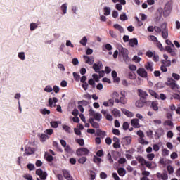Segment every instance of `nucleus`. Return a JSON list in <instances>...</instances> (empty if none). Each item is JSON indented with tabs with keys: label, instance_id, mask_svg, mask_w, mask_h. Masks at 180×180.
<instances>
[{
	"label": "nucleus",
	"instance_id": "obj_1",
	"mask_svg": "<svg viewBox=\"0 0 180 180\" xmlns=\"http://www.w3.org/2000/svg\"><path fill=\"white\" fill-rule=\"evenodd\" d=\"M155 32L159 34L161 33L162 37H163L165 40L168 39V27H167L166 22H163L160 27L158 26H155Z\"/></svg>",
	"mask_w": 180,
	"mask_h": 180
},
{
	"label": "nucleus",
	"instance_id": "obj_2",
	"mask_svg": "<svg viewBox=\"0 0 180 180\" xmlns=\"http://www.w3.org/2000/svg\"><path fill=\"white\" fill-rule=\"evenodd\" d=\"M167 86H169L172 91L174 92H178V89H179V85L176 84V81H175L172 77H169L167 79Z\"/></svg>",
	"mask_w": 180,
	"mask_h": 180
},
{
	"label": "nucleus",
	"instance_id": "obj_3",
	"mask_svg": "<svg viewBox=\"0 0 180 180\" xmlns=\"http://www.w3.org/2000/svg\"><path fill=\"white\" fill-rule=\"evenodd\" d=\"M89 114L90 116H92L94 120H96V122H101L102 120V114L99 112H95L92 108L89 110Z\"/></svg>",
	"mask_w": 180,
	"mask_h": 180
},
{
	"label": "nucleus",
	"instance_id": "obj_4",
	"mask_svg": "<svg viewBox=\"0 0 180 180\" xmlns=\"http://www.w3.org/2000/svg\"><path fill=\"white\" fill-rule=\"evenodd\" d=\"M93 70H94L95 72H98V74H104V71H101L103 68V65L102 62L99 61L98 63H94L92 66Z\"/></svg>",
	"mask_w": 180,
	"mask_h": 180
},
{
	"label": "nucleus",
	"instance_id": "obj_5",
	"mask_svg": "<svg viewBox=\"0 0 180 180\" xmlns=\"http://www.w3.org/2000/svg\"><path fill=\"white\" fill-rule=\"evenodd\" d=\"M76 154L79 157H82L84 155H88V154H89V150L86 148H80L77 150Z\"/></svg>",
	"mask_w": 180,
	"mask_h": 180
},
{
	"label": "nucleus",
	"instance_id": "obj_6",
	"mask_svg": "<svg viewBox=\"0 0 180 180\" xmlns=\"http://www.w3.org/2000/svg\"><path fill=\"white\" fill-rule=\"evenodd\" d=\"M138 75L141 78H147L148 73L144 68H139L136 71Z\"/></svg>",
	"mask_w": 180,
	"mask_h": 180
},
{
	"label": "nucleus",
	"instance_id": "obj_7",
	"mask_svg": "<svg viewBox=\"0 0 180 180\" xmlns=\"http://www.w3.org/2000/svg\"><path fill=\"white\" fill-rule=\"evenodd\" d=\"M83 58L86 64H89V65H92L95 61V58L92 56H88L86 55H84L83 56Z\"/></svg>",
	"mask_w": 180,
	"mask_h": 180
},
{
	"label": "nucleus",
	"instance_id": "obj_8",
	"mask_svg": "<svg viewBox=\"0 0 180 180\" xmlns=\"http://www.w3.org/2000/svg\"><path fill=\"white\" fill-rule=\"evenodd\" d=\"M36 174L42 180H46L47 179V172H43V170L41 169H37L36 170Z\"/></svg>",
	"mask_w": 180,
	"mask_h": 180
},
{
	"label": "nucleus",
	"instance_id": "obj_9",
	"mask_svg": "<svg viewBox=\"0 0 180 180\" xmlns=\"http://www.w3.org/2000/svg\"><path fill=\"white\" fill-rule=\"evenodd\" d=\"M122 143L123 146H130L131 144V136H125L122 138Z\"/></svg>",
	"mask_w": 180,
	"mask_h": 180
},
{
	"label": "nucleus",
	"instance_id": "obj_10",
	"mask_svg": "<svg viewBox=\"0 0 180 180\" xmlns=\"http://www.w3.org/2000/svg\"><path fill=\"white\" fill-rule=\"evenodd\" d=\"M139 119L135 118L131 120V125L134 127V129H140V123L139 122Z\"/></svg>",
	"mask_w": 180,
	"mask_h": 180
},
{
	"label": "nucleus",
	"instance_id": "obj_11",
	"mask_svg": "<svg viewBox=\"0 0 180 180\" xmlns=\"http://www.w3.org/2000/svg\"><path fill=\"white\" fill-rule=\"evenodd\" d=\"M89 122L94 129H99V124L95 122V120H94L93 117H90Z\"/></svg>",
	"mask_w": 180,
	"mask_h": 180
},
{
	"label": "nucleus",
	"instance_id": "obj_12",
	"mask_svg": "<svg viewBox=\"0 0 180 180\" xmlns=\"http://www.w3.org/2000/svg\"><path fill=\"white\" fill-rule=\"evenodd\" d=\"M138 94H139V96H140V98H142V99H146L147 97L148 96V94H147V92L141 89H138Z\"/></svg>",
	"mask_w": 180,
	"mask_h": 180
},
{
	"label": "nucleus",
	"instance_id": "obj_13",
	"mask_svg": "<svg viewBox=\"0 0 180 180\" xmlns=\"http://www.w3.org/2000/svg\"><path fill=\"white\" fill-rule=\"evenodd\" d=\"M115 102L116 103H122V105H126V103H127V99H126V97H120V99L115 98Z\"/></svg>",
	"mask_w": 180,
	"mask_h": 180
},
{
	"label": "nucleus",
	"instance_id": "obj_14",
	"mask_svg": "<svg viewBox=\"0 0 180 180\" xmlns=\"http://www.w3.org/2000/svg\"><path fill=\"white\" fill-rule=\"evenodd\" d=\"M156 176H157V177L159 179H162V180H167V179H168V174H167V173L161 174L160 172H158Z\"/></svg>",
	"mask_w": 180,
	"mask_h": 180
},
{
	"label": "nucleus",
	"instance_id": "obj_15",
	"mask_svg": "<svg viewBox=\"0 0 180 180\" xmlns=\"http://www.w3.org/2000/svg\"><path fill=\"white\" fill-rule=\"evenodd\" d=\"M96 134L101 137V139H105V136H106V132L102 131L101 129H97L96 131Z\"/></svg>",
	"mask_w": 180,
	"mask_h": 180
},
{
	"label": "nucleus",
	"instance_id": "obj_16",
	"mask_svg": "<svg viewBox=\"0 0 180 180\" xmlns=\"http://www.w3.org/2000/svg\"><path fill=\"white\" fill-rule=\"evenodd\" d=\"M63 175L65 179L68 180H72V177L71 176V174H70V172L68 170H63Z\"/></svg>",
	"mask_w": 180,
	"mask_h": 180
},
{
	"label": "nucleus",
	"instance_id": "obj_17",
	"mask_svg": "<svg viewBox=\"0 0 180 180\" xmlns=\"http://www.w3.org/2000/svg\"><path fill=\"white\" fill-rule=\"evenodd\" d=\"M139 44V41L137 38H133L129 39V46L131 47H134V46H137Z\"/></svg>",
	"mask_w": 180,
	"mask_h": 180
},
{
	"label": "nucleus",
	"instance_id": "obj_18",
	"mask_svg": "<svg viewBox=\"0 0 180 180\" xmlns=\"http://www.w3.org/2000/svg\"><path fill=\"white\" fill-rule=\"evenodd\" d=\"M112 115L114 116V117H120V110L117 108H114L112 111Z\"/></svg>",
	"mask_w": 180,
	"mask_h": 180
},
{
	"label": "nucleus",
	"instance_id": "obj_19",
	"mask_svg": "<svg viewBox=\"0 0 180 180\" xmlns=\"http://www.w3.org/2000/svg\"><path fill=\"white\" fill-rule=\"evenodd\" d=\"M122 112L124 113V115H126V116H127L128 117H133L134 115L133 112L129 111L127 109H122Z\"/></svg>",
	"mask_w": 180,
	"mask_h": 180
},
{
	"label": "nucleus",
	"instance_id": "obj_20",
	"mask_svg": "<svg viewBox=\"0 0 180 180\" xmlns=\"http://www.w3.org/2000/svg\"><path fill=\"white\" fill-rule=\"evenodd\" d=\"M113 27L114 29H116L117 30H118L120 33H123V32H124V29L123 28V27H122V25L119 24L114 25Z\"/></svg>",
	"mask_w": 180,
	"mask_h": 180
},
{
	"label": "nucleus",
	"instance_id": "obj_21",
	"mask_svg": "<svg viewBox=\"0 0 180 180\" xmlns=\"http://www.w3.org/2000/svg\"><path fill=\"white\" fill-rule=\"evenodd\" d=\"M33 153V149H32L30 147H28L25 148V153H24V155H32Z\"/></svg>",
	"mask_w": 180,
	"mask_h": 180
},
{
	"label": "nucleus",
	"instance_id": "obj_22",
	"mask_svg": "<svg viewBox=\"0 0 180 180\" xmlns=\"http://www.w3.org/2000/svg\"><path fill=\"white\" fill-rule=\"evenodd\" d=\"M117 172L120 176H124L126 175V170L123 167L118 169Z\"/></svg>",
	"mask_w": 180,
	"mask_h": 180
},
{
	"label": "nucleus",
	"instance_id": "obj_23",
	"mask_svg": "<svg viewBox=\"0 0 180 180\" xmlns=\"http://www.w3.org/2000/svg\"><path fill=\"white\" fill-rule=\"evenodd\" d=\"M151 108H152V109H153V110L157 112V110H158V102L153 101L151 103Z\"/></svg>",
	"mask_w": 180,
	"mask_h": 180
},
{
	"label": "nucleus",
	"instance_id": "obj_24",
	"mask_svg": "<svg viewBox=\"0 0 180 180\" xmlns=\"http://www.w3.org/2000/svg\"><path fill=\"white\" fill-rule=\"evenodd\" d=\"M145 68L148 70L150 71V72H153V65H151V63L148 62L147 64L145 65Z\"/></svg>",
	"mask_w": 180,
	"mask_h": 180
},
{
	"label": "nucleus",
	"instance_id": "obj_25",
	"mask_svg": "<svg viewBox=\"0 0 180 180\" xmlns=\"http://www.w3.org/2000/svg\"><path fill=\"white\" fill-rule=\"evenodd\" d=\"M149 94L150 95H151V96L156 98V99H158V98H160V96L158 95V94H157V92H155L154 90L150 89Z\"/></svg>",
	"mask_w": 180,
	"mask_h": 180
},
{
	"label": "nucleus",
	"instance_id": "obj_26",
	"mask_svg": "<svg viewBox=\"0 0 180 180\" xmlns=\"http://www.w3.org/2000/svg\"><path fill=\"white\" fill-rule=\"evenodd\" d=\"M136 160L138 161V162H139V164H141V165H144V163L146 162V160H144V158L141 156H138L136 158Z\"/></svg>",
	"mask_w": 180,
	"mask_h": 180
},
{
	"label": "nucleus",
	"instance_id": "obj_27",
	"mask_svg": "<svg viewBox=\"0 0 180 180\" xmlns=\"http://www.w3.org/2000/svg\"><path fill=\"white\" fill-rule=\"evenodd\" d=\"M144 103H146V101H137L135 105L136 108H143V106H144Z\"/></svg>",
	"mask_w": 180,
	"mask_h": 180
},
{
	"label": "nucleus",
	"instance_id": "obj_28",
	"mask_svg": "<svg viewBox=\"0 0 180 180\" xmlns=\"http://www.w3.org/2000/svg\"><path fill=\"white\" fill-rule=\"evenodd\" d=\"M103 11L105 16H109L110 15V7H104Z\"/></svg>",
	"mask_w": 180,
	"mask_h": 180
},
{
	"label": "nucleus",
	"instance_id": "obj_29",
	"mask_svg": "<svg viewBox=\"0 0 180 180\" xmlns=\"http://www.w3.org/2000/svg\"><path fill=\"white\" fill-rule=\"evenodd\" d=\"M164 9H166L167 11H172V3L171 2H168L165 4V8Z\"/></svg>",
	"mask_w": 180,
	"mask_h": 180
},
{
	"label": "nucleus",
	"instance_id": "obj_30",
	"mask_svg": "<svg viewBox=\"0 0 180 180\" xmlns=\"http://www.w3.org/2000/svg\"><path fill=\"white\" fill-rule=\"evenodd\" d=\"M76 143H77V144H79V146L84 147V146L85 144V141H84V139H76Z\"/></svg>",
	"mask_w": 180,
	"mask_h": 180
},
{
	"label": "nucleus",
	"instance_id": "obj_31",
	"mask_svg": "<svg viewBox=\"0 0 180 180\" xmlns=\"http://www.w3.org/2000/svg\"><path fill=\"white\" fill-rule=\"evenodd\" d=\"M86 160H87L86 157L82 156V157H81V158L78 160V162H79V164H85V162H86Z\"/></svg>",
	"mask_w": 180,
	"mask_h": 180
},
{
	"label": "nucleus",
	"instance_id": "obj_32",
	"mask_svg": "<svg viewBox=\"0 0 180 180\" xmlns=\"http://www.w3.org/2000/svg\"><path fill=\"white\" fill-rule=\"evenodd\" d=\"M162 63L164 65H165V67H171V60H162Z\"/></svg>",
	"mask_w": 180,
	"mask_h": 180
},
{
	"label": "nucleus",
	"instance_id": "obj_33",
	"mask_svg": "<svg viewBox=\"0 0 180 180\" xmlns=\"http://www.w3.org/2000/svg\"><path fill=\"white\" fill-rule=\"evenodd\" d=\"M61 11H63V15L67 13V3H65L61 6Z\"/></svg>",
	"mask_w": 180,
	"mask_h": 180
},
{
	"label": "nucleus",
	"instance_id": "obj_34",
	"mask_svg": "<svg viewBox=\"0 0 180 180\" xmlns=\"http://www.w3.org/2000/svg\"><path fill=\"white\" fill-rule=\"evenodd\" d=\"M129 127H130V124L127 122H124L122 124L123 130H129Z\"/></svg>",
	"mask_w": 180,
	"mask_h": 180
},
{
	"label": "nucleus",
	"instance_id": "obj_35",
	"mask_svg": "<svg viewBox=\"0 0 180 180\" xmlns=\"http://www.w3.org/2000/svg\"><path fill=\"white\" fill-rule=\"evenodd\" d=\"M30 30L33 32L35 29H37V24L36 22H32L30 25Z\"/></svg>",
	"mask_w": 180,
	"mask_h": 180
},
{
	"label": "nucleus",
	"instance_id": "obj_36",
	"mask_svg": "<svg viewBox=\"0 0 180 180\" xmlns=\"http://www.w3.org/2000/svg\"><path fill=\"white\" fill-rule=\"evenodd\" d=\"M86 43H88V39H86V37H84L80 41V44L82 46H86Z\"/></svg>",
	"mask_w": 180,
	"mask_h": 180
},
{
	"label": "nucleus",
	"instance_id": "obj_37",
	"mask_svg": "<svg viewBox=\"0 0 180 180\" xmlns=\"http://www.w3.org/2000/svg\"><path fill=\"white\" fill-rule=\"evenodd\" d=\"M123 58H124V63H126V64L130 63L131 60H130V58L129 57V56L124 55Z\"/></svg>",
	"mask_w": 180,
	"mask_h": 180
},
{
	"label": "nucleus",
	"instance_id": "obj_38",
	"mask_svg": "<svg viewBox=\"0 0 180 180\" xmlns=\"http://www.w3.org/2000/svg\"><path fill=\"white\" fill-rule=\"evenodd\" d=\"M63 129L66 133H71V128L68 125H63Z\"/></svg>",
	"mask_w": 180,
	"mask_h": 180
},
{
	"label": "nucleus",
	"instance_id": "obj_39",
	"mask_svg": "<svg viewBox=\"0 0 180 180\" xmlns=\"http://www.w3.org/2000/svg\"><path fill=\"white\" fill-rule=\"evenodd\" d=\"M120 20H127L128 18L127 15H126V13H122V14L120 15Z\"/></svg>",
	"mask_w": 180,
	"mask_h": 180
},
{
	"label": "nucleus",
	"instance_id": "obj_40",
	"mask_svg": "<svg viewBox=\"0 0 180 180\" xmlns=\"http://www.w3.org/2000/svg\"><path fill=\"white\" fill-rule=\"evenodd\" d=\"M169 13H171V11L170 10H167V9L164 8L163 16L165 18H167V16H169Z\"/></svg>",
	"mask_w": 180,
	"mask_h": 180
},
{
	"label": "nucleus",
	"instance_id": "obj_41",
	"mask_svg": "<svg viewBox=\"0 0 180 180\" xmlns=\"http://www.w3.org/2000/svg\"><path fill=\"white\" fill-rule=\"evenodd\" d=\"M41 141H46L49 139V136L44 134H41L40 136Z\"/></svg>",
	"mask_w": 180,
	"mask_h": 180
},
{
	"label": "nucleus",
	"instance_id": "obj_42",
	"mask_svg": "<svg viewBox=\"0 0 180 180\" xmlns=\"http://www.w3.org/2000/svg\"><path fill=\"white\" fill-rule=\"evenodd\" d=\"M50 124L51 127H53V129H57V127H58V122L56 121L51 122Z\"/></svg>",
	"mask_w": 180,
	"mask_h": 180
},
{
	"label": "nucleus",
	"instance_id": "obj_43",
	"mask_svg": "<svg viewBox=\"0 0 180 180\" xmlns=\"http://www.w3.org/2000/svg\"><path fill=\"white\" fill-rule=\"evenodd\" d=\"M167 169L168 173L169 174H174V167L172 166L168 165L167 167Z\"/></svg>",
	"mask_w": 180,
	"mask_h": 180
},
{
	"label": "nucleus",
	"instance_id": "obj_44",
	"mask_svg": "<svg viewBox=\"0 0 180 180\" xmlns=\"http://www.w3.org/2000/svg\"><path fill=\"white\" fill-rule=\"evenodd\" d=\"M154 157H155L154 153H149L147 155V158L149 160V161H153Z\"/></svg>",
	"mask_w": 180,
	"mask_h": 180
},
{
	"label": "nucleus",
	"instance_id": "obj_45",
	"mask_svg": "<svg viewBox=\"0 0 180 180\" xmlns=\"http://www.w3.org/2000/svg\"><path fill=\"white\" fill-rule=\"evenodd\" d=\"M23 178L27 180H33V177L30 174H24Z\"/></svg>",
	"mask_w": 180,
	"mask_h": 180
},
{
	"label": "nucleus",
	"instance_id": "obj_46",
	"mask_svg": "<svg viewBox=\"0 0 180 180\" xmlns=\"http://www.w3.org/2000/svg\"><path fill=\"white\" fill-rule=\"evenodd\" d=\"M73 77L76 81H79V79L81 78V76L75 72H73Z\"/></svg>",
	"mask_w": 180,
	"mask_h": 180
},
{
	"label": "nucleus",
	"instance_id": "obj_47",
	"mask_svg": "<svg viewBox=\"0 0 180 180\" xmlns=\"http://www.w3.org/2000/svg\"><path fill=\"white\" fill-rule=\"evenodd\" d=\"M45 92H53V87L51 86L48 85L44 89Z\"/></svg>",
	"mask_w": 180,
	"mask_h": 180
},
{
	"label": "nucleus",
	"instance_id": "obj_48",
	"mask_svg": "<svg viewBox=\"0 0 180 180\" xmlns=\"http://www.w3.org/2000/svg\"><path fill=\"white\" fill-rule=\"evenodd\" d=\"M93 161H94V162H95L96 164L97 162H102V159L101 158H98L96 156H94Z\"/></svg>",
	"mask_w": 180,
	"mask_h": 180
},
{
	"label": "nucleus",
	"instance_id": "obj_49",
	"mask_svg": "<svg viewBox=\"0 0 180 180\" xmlns=\"http://www.w3.org/2000/svg\"><path fill=\"white\" fill-rule=\"evenodd\" d=\"M162 154L164 157H166L167 155H169V150H168V149H163L162 150Z\"/></svg>",
	"mask_w": 180,
	"mask_h": 180
},
{
	"label": "nucleus",
	"instance_id": "obj_50",
	"mask_svg": "<svg viewBox=\"0 0 180 180\" xmlns=\"http://www.w3.org/2000/svg\"><path fill=\"white\" fill-rule=\"evenodd\" d=\"M79 105H81L82 106H88V101L85 100H82L81 101L78 102Z\"/></svg>",
	"mask_w": 180,
	"mask_h": 180
},
{
	"label": "nucleus",
	"instance_id": "obj_51",
	"mask_svg": "<svg viewBox=\"0 0 180 180\" xmlns=\"http://www.w3.org/2000/svg\"><path fill=\"white\" fill-rule=\"evenodd\" d=\"M41 113H42V115H50L51 112L50 110L44 108L43 110H41Z\"/></svg>",
	"mask_w": 180,
	"mask_h": 180
},
{
	"label": "nucleus",
	"instance_id": "obj_52",
	"mask_svg": "<svg viewBox=\"0 0 180 180\" xmlns=\"http://www.w3.org/2000/svg\"><path fill=\"white\" fill-rule=\"evenodd\" d=\"M172 77L174 79H176V81H179V79H180V76H179V75H178V74H176V73H172Z\"/></svg>",
	"mask_w": 180,
	"mask_h": 180
},
{
	"label": "nucleus",
	"instance_id": "obj_53",
	"mask_svg": "<svg viewBox=\"0 0 180 180\" xmlns=\"http://www.w3.org/2000/svg\"><path fill=\"white\" fill-rule=\"evenodd\" d=\"M100 178L101 179H106L108 178V174H106V173L102 172L101 174H100Z\"/></svg>",
	"mask_w": 180,
	"mask_h": 180
},
{
	"label": "nucleus",
	"instance_id": "obj_54",
	"mask_svg": "<svg viewBox=\"0 0 180 180\" xmlns=\"http://www.w3.org/2000/svg\"><path fill=\"white\" fill-rule=\"evenodd\" d=\"M27 168H28L30 171H33L34 169V165L30 163L27 165Z\"/></svg>",
	"mask_w": 180,
	"mask_h": 180
},
{
	"label": "nucleus",
	"instance_id": "obj_55",
	"mask_svg": "<svg viewBox=\"0 0 180 180\" xmlns=\"http://www.w3.org/2000/svg\"><path fill=\"white\" fill-rule=\"evenodd\" d=\"M18 57H19V58H20V60H25V52H20L19 53H18Z\"/></svg>",
	"mask_w": 180,
	"mask_h": 180
},
{
	"label": "nucleus",
	"instance_id": "obj_56",
	"mask_svg": "<svg viewBox=\"0 0 180 180\" xmlns=\"http://www.w3.org/2000/svg\"><path fill=\"white\" fill-rule=\"evenodd\" d=\"M166 51H167V53H171L172 51H174V48H172V46H167L165 47Z\"/></svg>",
	"mask_w": 180,
	"mask_h": 180
},
{
	"label": "nucleus",
	"instance_id": "obj_57",
	"mask_svg": "<svg viewBox=\"0 0 180 180\" xmlns=\"http://www.w3.org/2000/svg\"><path fill=\"white\" fill-rule=\"evenodd\" d=\"M158 132V134H159V136H162L164 134V129L162 128H159L158 129H157L156 131Z\"/></svg>",
	"mask_w": 180,
	"mask_h": 180
},
{
	"label": "nucleus",
	"instance_id": "obj_58",
	"mask_svg": "<svg viewBox=\"0 0 180 180\" xmlns=\"http://www.w3.org/2000/svg\"><path fill=\"white\" fill-rule=\"evenodd\" d=\"M139 143L141 144H145L146 146H147V144H148V141H146L144 139V138H141L140 140H139Z\"/></svg>",
	"mask_w": 180,
	"mask_h": 180
},
{
	"label": "nucleus",
	"instance_id": "obj_59",
	"mask_svg": "<svg viewBox=\"0 0 180 180\" xmlns=\"http://www.w3.org/2000/svg\"><path fill=\"white\" fill-rule=\"evenodd\" d=\"M88 86H89V85L88 84L87 82L83 83V84H82V87L83 88V89H84V91H87V90H88Z\"/></svg>",
	"mask_w": 180,
	"mask_h": 180
},
{
	"label": "nucleus",
	"instance_id": "obj_60",
	"mask_svg": "<svg viewBox=\"0 0 180 180\" xmlns=\"http://www.w3.org/2000/svg\"><path fill=\"white\" fill-rule=\"evenodd\" d=\"M144 165H146L147 168H151L153 163H151V162H147L146 160H145Z\"/></svg>",
	"mask_w": 180,
	"mask_h": 180
},
{
	"label": "nucleus",
	"instance_id": "obj_61",
	"mask_svg": "<svg viewBox=\"0 0 180 180\" xmlns=\"http://www.w3.org/2000/svg\"><path fill=\"white\" fill-rule=\"evenodd\" d=\"M170 157L172 160H176V158H178V153H176V152H173Z\"/></svg>",
	"mask_w": 180,
	"mask_h": 180
},
{
	"label": "nucleus",
	"instance_id": "obj_62",
	"mask_svg": "<svg viewBox=\"0 0 180 180\" xmlns=\"http://www.w3.org/2000/svg\"><path fill=\"white\" fill-rule=\"evenodd\" d=\"M88 82L91 85L92 88H95V81H94V79H90Z\"/></svg>",
	"mask_w": 180,
	"mask_h": 180
},
{
	"label": "nucleus",
	"instance_id": "obj_63",
	"mask_svg": "<svg viewBox=\"0 0 180 180\" xmlns=\"http://www.w3.org/2000/svg\"><path fill=\"white\" fill-rule=\"evenodd\" d=\"M147 137H149V139H153V131L149 130L146 132Z\"/></svg>",
	"mask_w": 180,
	"mask_h": 180
},
{
	"label": "nucleus",
	"instance_id": "obj_64",
	"mask_svg": "<svg viewBox=\"0 0 180 180\" xmlns=\"http://www.w3.org/2000/svg\"><path fill=\"white\" fill-rule=\"evenodd\" d=\"M65 153H70L71 152V146H70V145L65 146Z\"/></svg>",
	"mask_w": 180,
	"mask_h": 180
}]
</instances>
